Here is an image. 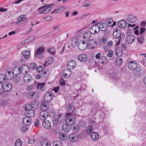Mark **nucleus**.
Here are the masks:
<instances>
[{"label": "nucleus", "instance_id": "nucleus-27", "mask_svg": "<svg viewBox=\"0 0 146 146\" xmlns=\"http://www.w3.org/2000/svg\"><path fill=\"white\" fill-rule=\"evenodd\" d=\"M71 74V72L70 70L68 69L67 70H64L63 72V74L64 75V77H68L70 76Z\"/></svg>", "mask_w": 146, "mask_h": 146}, {"label": "nucleus", "instance_id": "nucleus-7", "mask_svg": "<svg viewBox=\"0 0 146 146\" xmlns=\"http://www.w3.org/2000/svg\"><path fill=\"white\" fill-rule=\"evenodd\" d=\"M29 71V67L25 65H23L19 68V71L20 73L25 74Z\"/></svg>", "mask_w": 146, "mask_h": 146}, {"label": "nucleus", "instance_id": "nucleus-5", "mask_svg": "<svg viewBox=\"0 0 146 146\" xmlns=\"http://www.w3.org/2000/svg\"><path fill=\"white\" fill-rule=\"evenodd\" d=\"M80 137V135H79L76 133H73L69 136V139L71 142H75L78 141Z\"/></svg>", "mask_w": 146, "mask_h": 146}, {"label": "nucleus", "instance_id": "nucleus-14", "mask_svg": "<svg viewBox=\"0 0 146 146\" xmlns=\"http://www.w3.org/2000/svg\"><path fill=\"white\" fill-rule=\"evenodd\" d=\"M53 94L52 92L47 93L45 95L44 99L46 102L50 101L52 98Z\"/></svg>", "mask_w": 146, "mask_h": 146}, {"label": "nucleus", "instance_id": "nucleus-60", "mask_svg": "<svg viewBox=\"0 0 146 146\" xmlns=\"http://www.w3.org/2000/svg\"><path fill=\"white\" fill-rule=\"evenodd\" d=\"M73 107V106L71 104H69L66 107V110L68 111H70L71 110Z\"/></svg>", "mask_w": 146, "mask_h": 146}, {"label": "nucleus", "instance_id": "nucleus-50", "mask_svg": "<svg viewBox=\"0 0 146 146\" xmlns=\"http://www.w3.org/2000/svg\"><path fill=\"white\" fill-rule=\"evenodd\" d=\"M43 70V67L41 66H39L36 68V70L38 72H42Z\"/></svg>", "mask_w": 146, "mask_h": 146}, {"label": "nucleus", "instance_id": "nucleus-36", "mask_svg": "<svg viewBox=\"0 0 146 146\" xmlns=\"http://www.w3.org/2000/svg\"><path fill=\"white\" fill-rule=\"evenodd\" d=\"M33 106L30 104H27L23 106V108L24 110L28 111L30 110H31V109L32 108Z\"/></svg>", "mask_w": 146, "mask_h": 146}, {"label": "nucleus", "instance_id": "nucleus-59", "mask_svg": "<svg viewBox=\"0 0 146 146\" xmlns=\"http://www.w3.org/2000/svg\"><path fill=\"white\" fill-rule=\"evenodd\" d=\"M101 41L102 43H105L107 41V38L105 36L103 37L101 39Z\"/></svg>", "mask_w": 146, "mask_h": 146}, {"label": "nucleus", "instance_id": "nucleus-16", "mask_svg": "<svg viewBox=\"0 0 146 146\" xmlns=\"http://www.w3.org/2000/svg\"><path fill=\"white\" fill-rule=\"evenodd\" d=\"M126 20L129 23H134L136 21V17L132 15H129L127 18Z\"/></svg>", "mask_w": 146, "mask_h": 146}, {"label": "nucleus", "instance_id": "nucleus-64", "mask_svg": "<svg viewBox=\"0 0 146 146\" xmlns=\"http://www.w3.org/2000/svg\"><path fill=\"white\" fill-rule=\"evenodd\" d=\"M113 42L112 40L109 41L107 43V45L108 46H111L113 45Z\"/></svg>", "mask_w": 146, "mask_h": 146}, {"label": "nucleus", "instance_id": "nucleus-20", "mask_svg": "<svg viewBox=\"0 0 146 146\" xmlns=\"http://www.w3.org/2000/svg\"><path fill=\"white\" fill-rule=\"evenodd\" d=\"M31 119L27 117H25L23 119V122L26 125H29L31 123Z\"/></svg>", "mask_w": 146, "mask_h": 146}, {"label": "nucleus", "instance_id": "nucleus-48", "mask_svg": "<svg viewBox=\"0 0 146 146\" xmlns=\"http://www.w3.org/2000/svg\"><path fill=\"white\" fill-rule=\"evenodd\" d=\"M48 51L49 53H51L52 54H54L55 53V49L53 47L49 48Z\"/></svg>", "mask_w": 146, "mask_h": 146}, {"label": "nucleus", "instance_id": "nucleus-30", "mask_svg": "<svg viewBox=\"0 0 146 146\" xmlns=\"http://www.w3.org/2000/svg\"><path fill=\"white\" fill-rule=\"evenodd\" d=\"M87 44H81L80 43H78L77 46L81 50H84L87 47Z\"/></svg>", "mask_w": 146, "mask_h": 146}, {"label": "nucleus", "instance_id": "nucleus-61", "mask_svg": "<svg viewBox=\"0 0 146 146\" xmlns=\"http://www.w3.org/2000/svg\"><path fill=\"white\" fill-rule=\"evenodd\" d=\"M113 52L111 50H110L107 56L108 57H111L113 55Z\"/></svg>", "mask_w": 146, "mask_h": 146}, {"label": "nucleus", "instance_id": "nucleus-10", "mask_svg": "<svg viewBox=\"0 0 146 146\" xmlns=\"http://www.w3.org/2000/svg\"><path fill=\"white\" fill-rule=\"evenodd\" d=\"M135 37L133 35H129L127 36L126 38V42L128 44H131L135 40Z\"/></svg>", "mask_w": 146, "mask_h": 146}, {"label": "nucleus", "instance_id": "nucleus-33", "mask_svg": "<svg viewBox=\"0 0 146 146\" xmlns=\"http://www.w3.org/2000/svg\"><path fill=\"white\" fill-rule=\"evenodd\" d=\"M93 130V128L91 125H88L85 130V132L87 133H92V132Z\"/></svg>", "mask_w": 146, "mask_h": 146}, {"label": "nucleus", "instance_id": "nucleus-8", "mask_svg": "<svg viewBox=\"0 0 146 146\" xmlns=\"http://www.w3.org/2000/svg\"><path fill=\"white\" fill-rule=\"evenodd\" d=\"M129 68L131 70H136L137 67V64L135 61H131L128 64Z\"/></svg>", "mask_w": 146, "mask_h": 146}, {"label": "nucleus", "instance_id": "nucleus-34", "mask_svg": "<svg viewBox=\"0 0 146 146\" xmlns=\"http://www.w3.org/2000/svg\"><path fill=\"white\" fill-rule=\"evenodd\" d=\"M48 104L47 102H44L41 104L40 108L42 110H45L48 108Z\"/></svg>", "mask_w": 146, "mask_h": 146}, {"label": "nucleus", "instance_id": "nucleus-46", "mask_svg": "<svg viewBox=\"0 0 146 146\" xmlns=\"http://www.w3.org/2000/svg\"><path fill=\"white\" fill-rule=\"evenodd\" d=\"M60 139L65 141L67 137L63 133H61L60 135Z\"/></svg>", "mask_w": 146, "mask_h": 146}, {"label": "nucleus", "instance_id": "nucleus-51", "mask_svg": "<svg viewBox=\"0 0 146 146\" xmlns=\"http://www.w3.org/2000/svg\"><path fill=\"white\" fill-rule=\"evenodd\" d=\"M45 85L44 83H38L37 84V87L38 89H40L43 88Z\"/></svg>", "mask_w": 146, "mask_h": 146}, {"label": "nucleus", "instance_id": "nucleus-29", "mask_svg": "<svg viewBox=\"0 0 146 146\" xmlns=\"http://www.w3.org/2000/svg\"><path fill=\"white\" fill-rule=\"evenodd\" d=\"M18 75L17 74L16 76L13 79L12 82L13 85H15L20 81V78L19 76H17Z\"/></svg>", "mask_w": 146, "mask_h": 146}, {"label": "nucleus", "instance_id": "nucleus-47", "mask_svg": "<svg viewBox=\"0 0 146 146\" xmlns=\"http://www.w3.org/2000/svg\"><path fill=\"white\" fill-rule=\"evenodd\" d=\"M1 104L3 107H5L8 104V102L6 100H3L1 102Z\"/></svg>", "mask_w": 146, "mask_h": 146}, {"label": "nucleus", "instance_id": "nucleus-53", "mask_svg": "<svg viewBox=\"0 0 146 146\" xmlns=\"http://www.w3.org/2000/svg\"><path fill=\"white\" fill-rule=\"evenodd\" d=\"M146 29L144 27H142L140 29L139 34L141 35H142L143 34L145 31Z\"/></svg>", "mask_w": 146, "mask_h": 146}, {"label": "nucleus", "instance_id": "nucleus-13", "mask_svg": "<svg viewBox=\"0 0 146 146\" xmlns=\"http://www.w3.org/2000/svg\"><path fill=\"white\" fill-rule=\"evenodd\" d=\"M24 82L27 84L30 82L32 81V78L31 75L28 74L25 75L23 77Z\"/></svg>", "mask_w": 146, "mask_h": 146}, {"label": "nucleus", "instance_id": "nucleus-12", "mask_svg": "<svg viewBox=\"0 0 146 146\" xmlns=\"http://www.w3.org/2000/svg\"><path fill=\"white\" fill-rule=\"evenodd\" d=\"M42 125L43 127L46 129H49L51 127L50 122L47 119L43 121Z\"/></svg>", "mask_w": 146, "mask_h": 146}, {"label": "nucleus", "instance_id": "nucleus-31", "mask_svg": "<svg viewBox=\"0 0 146 146\" xmlns=\"http://www.w3.org/2000/svg\"><path fill=\"white\" fill-rule=\"evenodd\" d=\"M91 36V34L90 33L87 32L84 33L83 37V38L85 39V41H86L90 38Z\"/></svg>", "mask_w": 146, "mask_h": 146}, {"label": "nucleus", "instance_id": "nucleus-56", "mask_svg": "<svg viewBox=\"0 0 146 146\" xmlns=\"http://www.w3.org/2000/svg\"><path fill=\"white\" fill-rule=\"evenodd\" d=\"M60 83L62 86H64L66 84L65 81L63 79H61L60 80Z\"/></svg>", "mask_w": 146, "mask_h": 146}, {"label": "nucleus", "instance_id": "nucleus-19", "mask_svg": "<svg viewBox=\"0 0 146 146\" xmlns=\"http://www.w3.org/2000/svg\"><path fill=\"white\" fill-rule=\"evenodd\" d=\"M62 115L60 114H58L56 117L54 118L53 120V124L55 125H57L58 123L61 120V117Z\"/></svg>", "mask_w": 146, "mask_h": 146}, {"label": "nucleus", "instance_id": "nucleus-57", "mask_svg": "<svg viewBox=\"0 0 146 146\" xmlns=\"http://www.w3.org/2000/svg\"><path fill=\"white\" fill-rule=\"evenodd\" d=\"M35 139L33 137L31 138L29 140V143L30 144H32L34 143Z\"/></svg>", "mask_w": 146, "mask_h": 146}, {"label": "nucleus", "instance_id": "nucleus-58", "mask_svg": "<svg viewBox=\"0 0 146 146\" xmlns=\"http://www.w3.org/2000/svg\"><path fill=\"white\" fill-rule=\"evenodd\" d=\"M97 28L96 26L93 27H92L90 30V32H89L90 33V34L91 33L92 34H93L94 32V30H95V28Z\"/></svg>", "mask_w": 146, "mask_h": 146}, {"label": "nucleus", "instance_id": "nucleus-44", "mask_svg": "<svg viewBox=\"0 0 146 146\" xmlns=\"http://www.w3.org/2000/svg\"><path fill=\"white\" fill-rule=\"evenodd\" d=\"M22 144V143L21 139H18L15 141V146H21Z\"/></svg>", "mask_w": 146, "mask_h": 146}, {"label": "nucleus", "instance_id": "nucleus-32", "mask_svg": "<svg viewBox=\"0 0 146 146\" xmlns=\"http://www.w3.org/2000/svg\"><path fill=\"white\" fill-rule=\"evenodd\" d=\"M106 24L105 23H100L99 26V30H98V32L99 31V30L101 31H104L106 30V28L105 27Z\"/></svg>", "mask_w": 146, "mask_h": 146}, {"label": "nucleus", "instance_id": "nucleus-2", "mask_svg": "<svg viewBox=\"0 0 146 146\" xmlns=\"http://www.w3.org/2000/svg\"><path fill=\"white\" fill-rule=\"evenodd\" d=\"M113 36L115 38L119 39V40L117 45L119 44L120 42V40L123 39L124 37V34L123 33H121L120 31L117 29H116L113 32Z\"/></svg>", "mask_w": 146, "mask_h": 146}, {"label": "nucleus", "instance_id": "nucleus-39", "mask_svg": "<svg viewBox=\"0 0 146 146\" xmlns=\"http://www.w3.org/2000/svg\"><path fill=\"white\" fill-rule=\"evenodd\" d=\"M78 39L76 38H75L72 39L71 41V44L73 46H77Z\"/></svg>", "mask_w": 146, "mask_h": 146}, {"label": "nucleus", "instance_id": "nucleus-54", "mask_svg": "<svg viewBox=\"0 0 146 146\" xmlns=\"http://www.w3.org/2000/svg\"><path fill=\"white\" fill-rule=\"evenodd\" d=\"M112 21L111 20H108L106 21V23L108 26L112 27Z\"/></svg>", "mask_w": 146, "mask_h": 146}, {"label": "nucleus", "instance_id": "nucleus-4", "mask_svg": "<svg viewBox=\"0 0 146 146\" xmlns=\"http://www.w3.org/2000/svg\"><path fill=\"white\" fill-rule=\"evenodd\" d=\"M44 51V48L42 47H39L35 52V56L39 58H42L43 56V53Z\"/></svg>", "mask_w": 146, "mask_h": 146}, {"label": "nucleus", "instance_id": "nucleus-11", "mask_svg": "<svg viewBox=\"0 0 146 146\" xmlns=\"http://www.w3.org/2000/svg\"><path fill=\"white\" fill-rule=\"evenodd\" d=\"M48 115V113L45 110H43L40 113L39 117L41 120H45Z\"/></svg>", "mask_w": 146, "mask_h": 146}, {"label": "nucleus", "instance_id": "nucleus-37", "mask_svg": "<svg viewBox=\"0 0 146 146\" xmlns=\"http://www.w3.org/2000/svg\"><path fill=\"white\" fill-rule=\"evenodd\" d=\"M35 94V93L33 92L30 91L27 93L26 95V96L27 98L30 99Z\"/></svg>", "mask_w": 146, "mask_h": 146}, {"label": "nucleus", "instance_id": "nucleus-45", "mask_svg": "<svg viewBox=\"0 0 146 146\" xmlns=\"http://www.w3.org/2000/svg\"><path fill=\"white\" fill-rule=\"evenodd\" d=\"M37 67V65L33 62L31 63L29 66V67L32 69H35Z\"/></svg>", "mask_w": 146, "mask_h": 146}, {"label": "nucleus", "instance_id": "nucleus-63", "mask_svg": "<svg viewBox=\"0 0 146 146\" xmlns=\"http://www.w3.org/2000/svg\"><path fill=\"white\" fill-rule=\"evenodd\" d=\"M27 128L25 126H23L22 128V131L23 132H25L27 131Z\"/></svg>", "mask_w": 146, "mask_h": 146}, {"label": "nucleus", "instance_id": "nucleus-18", "mask_svg": "<svg viewBox=\"0 0 146 146\" xmlns=\"http://www.w3.org/2000/svg\"><path fill=\"white\" fill-rule=\"evenodd\" d=\"M3 88L5 92H9L12 89V84L9 83H7L3 85Z\"/></svg>", "mask_w": 146, "mask_h": 146}, {"label": "nucleus", "instance_id": "nucleus-55", "mask_svg": "<svg viewBox=\"0 0 146 146\" xmlns=\"http://www.w3.org/2000/svg\"><path fill=\"white\" fill-rule=\"evenodd\" d=\"M19 68L17 67L13 68L12 70V71L11 72H12L13 74H15L16 73V71H17L18 70L19 71Z\"/></svg>", "mask_w": 146, "mask_h": 146}, {"label": "nucleus", "instance_id": "nucleus-9", "mask_svg": "<svg viewBox=\"0 0 146 146\" xmlns=\"http://www.w3.org/2000/svg\"><path fill=\"white\" fill-rule=\"evenodd\" d=\"M14 75H17V74L15 73V74H13L11 71H7L5 72L4 76L6 80H10L13 78Z\"/></svg>", "mask_w": 146, "mask_h": 146}, {"label": "nucleus", "instance_id": "nucleus-3", "mask_svg": "<svg viewBox=\"0 0 146 146\" xmlns=\"http://www.w3.org/2000/svg\"><path fill=\"white\" fill-rule=\"evenodd\" d=\"M76 119L70 113H66L65 122L66 124L72 125L75 123Z\"/></svg>", "mask_w": 146, "mask_h": 146}, {"label": "nucleus", "instance_id": "nucleus-49", "mask_svg": "<svg viewBox=\"0 0 146 146\" xmlns=\"http://www.w3.org/2000/svg\"><path fill=\"white\" fill-rule=\"evenodd\" d=\"M107 60L106 57V56H103L101 58V59L100 61V62L102 64H104L105 62H106Z\"/></svg>", "mask_w": 146, "mask_h": 146}, {"label": "nucleus", "instance_id": "nucleus-41", "mask_svg": "<svg viewBox=\"0 0 146 146\" xmlns=\"http://www.w3.org/2000/svg\"><path fill=\"white\" fill-rule=\"evenodd\" d=\"M41 144L42 146H50V143L45 140H42L41 142Z\"/></svg>", "mask_w": 146, "mask_h": 146}, {"label": "nucleus", "instance_id": "nucleus-6", "mask_svg": "<svg viewBox=\"0 0 146 146\" xmlns=\"http://www.w3.org/2000/svg\"><path fill=\"white\" fill-rule=\"evenodd\" d=\"M87 47L90 49H94L97 45L96 41L93 39L89 40L87 42Z\"/></svg>", "mask_w": 146, "mask_h": 146}, {"label": "nucleus", "instance_id": "nucleus-15", "mask_svg": "<svg viewBox=\"0 0 146 146\" xmlns=\"http://www.w3.org/2000/svg\"><path fill=\"white\" fill-rule=\"evenodd\" d=\"M67 65L70 69H73L76 66V63L75 60H72L68 62Z\"/></svg>", "mask_w": 146, "mask_h": 146}, {"label": "nucleus", "instance_id": "nucleus-1", "mask_svg": "<svg viewBox=\"0 0 146 146\" xmlns=\"http://www.w3.org/2000/svg\"><path fill=\"white\" fill-rule=\"evenodd\" d=\"M54 5V4H51L48 5H46L39 8L38 10L40 14L46 13L51 11L50 8Z\"/></svg>", "mask_w": 146, "mask_h": 146}, {"label": "nucleus", "instance_id": "nucleus-23", "mask_svg": "<svg viewBox=\"0 0 146 146\" xmlns=\"http://www.w3.org/2000/svg\"><path fill=\"white\" fill-rule=\"evenodd\" d=\"M90 137L93 140L96 141L98 140L99 137L98 133L96 132H93L90 134Z\"/></svg>", "mask_w": 146, "mask_h": 146}, {"label": "nucleus", "instance_id": "nucleus-62", "mask_svg": "<svg viewBox=\"0 0 146 146\" xmlns=\"http://www.w3.org/2000/svg\"><path fill=\"white\" fill-rule=\"evenodd\" d=\"M59 89V86H56L54 87L53 89V90L54 91V92L55 93H57Z\"/></svg>", "mask_w": 146, "mask_h": 146}, {"label": "nucleus", "instance_id": "nucleus-17", "mask_svg": "<svg viewBox=\"0 0 146 146\" xmlns=\"http://www.w3.org/2000/svg\"><path fill=\"white\" fill-rule=\"evenodd\" d=\"M127 23L125 20H121L117 23V25L121 28H124L127 26Z\"/></svg>", "mask_w": 146, "mask_h": 146}, {"label": "nucleus", "instance_id": "nucleus-52", "mask_svg": "<svg viewBox=\"0 0 146 146\" xmlns=\"http://www.w3.org/2000/svg\"><path fill=\"white\" fill-rule=\"evenodd\" d=\"M5 77L3 75H0V82L3 83L4 82L3 81H5Z\"/></svg>", "mask_w": 146, "mask_h": 146}, {"label": "nucleus", "instance_id": "nucleus-42", "mask_svg": "<svg viewBox=\"0 0 146 146\" xmlns=\"http://www.w3.org/2000/svg\"><path fill=\"white\" fill-rule=\"evenodd\" d=\"M115 54L119 57L121 56L122 54V52L121 50L118 48L116 49Z\"/></svg>", "mask_w": 146, "mask_h": 146}, {"label": "nucleus", "instance_id": "nucleus-35", "mask_svg": "<svg viewBox=\"0 0 146 146\" xmlns=\"http://www.w3.org/2000/svg\"><path fill=\"white\" fill-rule=\"evenodd\" d=\"M144 40L145 39L143 35H141L137 38V41L140 44H142Z\"/></svg>", "mask_w": 146, "mask_h": 146}, {"label": "nucleus", "instance_id": "nucleus-24", "mask_svg": "<svg viewBox=\"0 0 146 146\" xmlns=\"http://www.w3.org/2000/svg\"><path fill=\"white\" fill-rule=\"evenodd\" d=\"M25 114L26 117L30 118H32L34 116L35 113L33 110H28V111H26Z\"/></svg>", "mask_w": 146, "mask_h": 146}, {"label": "nucleus", "instance_id": "nucleus-25", "mask_svg": "<svg viewBox=\"0 0 146 146\" xmlns=\"http://www.w3.org/2000/svg\"><path fill=\"white\" fill-rule=\"evenodd\" d=\"M78 59L80 61L84 62L87 60V57L85 54H82L78 56Z\"/></svg>", "mask_w": 146, "mask_h": 146}, {"label": "nucleus", "instance_id": "nucleus-28", "mask_svg": "<svg viewBox=\"0 0 146 146\" xmlns=\"http://www.w3.org/2000/svg\"><path fill=\"white\" fill-rule=\"evenodd\" d=\"M22 54L25 58L28 59L30 57V52L29 50L23 51Z\"/></svg>", "mask_w": 146, "mask_h": 146}, {"label": "nucleus", "instance_id": "nucleus-40", "mask_svg": "<svg viewBox=\"0 0 146 146\" xmlns=\"http://www.w3.org/2000/svg\"><path fill=\"white\" fill-rule=\"evenodd\" d=\"M115 62L117 65H120L122 63V60L121 58H117L115 60Z\"/></svg>", "mask_w": 146, "mask_h": 146}, {"label": "nucleus", "instance_id": "nucleus-43", "mask_svg": "<svg viewBox=\"0 0 146 146\" xmlns=\"http://www.w3.org/2000/svg\"><path fill=\"white\" fill-rule=\"evenodd\" d=\"M73 126V129L74 132H77L79 130L80 128L78 125L77 124L74 123Z\"/></svg>", "mask_w": 146, "mask_h": 146}, {"label": "nucleus", "instance_id": "nucleus-22", "mask_svg": "<svg viewBox=\"0 0 146 146\" xmlns=\"http://www.w3.org/2000/svg\"><path fill=\"white\" fill-rule=\"evenodd\" d=\"M72 127V125L69 124H63L62 125V128L64 131L66 132H68Z\"/></svg>", "mask_w": 146, "mask_h": 146}, {"label": "nucleus", "instance_id": "nucleus-21", "mask_svg": "<svg viewBox=\"0 0 146 146\" xmlns=\"http://www.w3.org/2000/svg\"><path fill=\"white\" fill-rule=\"evenodd\" d=\"M54 60V58L51 56L48 57L46 59L45 63L44 64L45 66H47L52 64Z\"/></svg>", "mask_w": 146, "mask_h": 146}, {"label": "nucleus", "instance_id": "nucleus-26", "mask_svg": "<svg viewBox=\"0 0 146 146\" xmlns=\"http://www.w3.org/2000/svg\"><path fill=\"white\" fill-rule=\"evenodd\" d=\"M26 17V16L25 15H20L18 17L17 19V20L19 21L22 22H26L27 20L25 19Z\"/></svg>", "mask_w": 146, "mask_h": 146}, {"label": "nucleus", "instance_id": "nucleus-38", "mask_svg": "<svg viewBox=\"0 0 146 146\" xmlns=\"http://www.w3.org/2000/svg\"><path fill=\"white\" fill-rule=\"evenodd\" d=\"M53 146H62L61 142L59 140H54L53 142Z\"/></svg>", "mask_w": 146, "mask_h": 146}]
</instances>
